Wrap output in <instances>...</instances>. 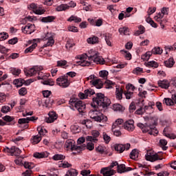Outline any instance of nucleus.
<instances>
[{
	"instance_id": "f257e3e1",
	"label": "nucleus",
	"mask_w": 176,
	"mask_h": 176,
	"mask_svg": "<svg viewBox=\"0 0 176 176\" xmlns=\"http://www.w3.org/2000/svg\"><path fill=\"white\" fill-rule=\"evenodd\" d=\"M96 96V97L93 98L91 104L94 110H90L89 115L95 122L104 123L108 120V118L104 116L102 112H105V109L111 105V100L101 93H98Z\"/></svg>"
},
{
	"instance_id": "f03ea898",
	"label": "nucleus",
	"mask_w": 176,
	"mask_h": 176,
	"mask_svg": "<svg viewBox=\"0 0 176 176\" xmlns=\"http://www.w3.org/2000/svg\"><path fill=\"white\" fill-rule=\"evenodd\" d=\"M88 59L89 61H94V63H96V64H101L102 65L105 64V60H104L102 57L98 56L97 52H93V50L89 52Z\"/></svg>"
},
{
	"instance_id": "7ed1b4c3",
	"label": "nucleus",
	"mask_w": 176,
	"mask_h": 176,
	"mask_svg": "<svg viewBox=\"0 0 176 176\" xmlns=\"http://www.w3.org/2000/svg\"><path fill=\"white\" fill-rule=\"evenodd\" d=\"M69 103L71 105L75 106V108L77 109L80 115L83 116V113H85V109H86V104L85 102H83L82 100L76 101L74 99H70Z\"/></svg>"
},
{
	"instance_id": "20e7f679",
	"label": "nucleus",
	"mask_w": 176,
	"mask_h": 176,
	"mask_svg": "<svg viewBox=\"0 0 176 176\" xmlns=\"http://www.w3.org/2000/svg\"><path fill=\"white\" fill-rule=\"evenodd\" d=\"M65 148H67V149H71L72 151H77L78 152H80L86 149V145L83 144L81 146H76L74 144V140H67L65 144Z\"/></svg>"
},
{
	"instance_id": "39448f33",
	"label": "nucleus",
	"mask_w": 176,
	"mask_h": 176,
	"mask_svg": "<svg viewBox=\"0 0 176 176\" xmlns=\"http://www.w3.org/2000/svg\"><path fill=\"white\" fill-rule=\"evenodd\" d=\"M56 83L60 87L65 89L71 85V82L68 80V76H61L56 79Z\"/></svg>"
},
{
	"instance_id": "423d86ee",
	"label": "nucleus",
	"mask_w": 176,
	"mask_h": 176,
	"mask_svg": "<svg viewBox=\"0 0 176 176\" xmlns=\"http://www.w3.org/2000/svg\"><path fill=\"white\" fill-rule=\"evenodd\" d=\"M28 8L30 10H33L35 14L42 15L45 14V13L46 12V10L42 9L41 7L37 6L36 4L34 3H31Z\"/></svg>"
},
{
	"instance_id": "0eeeda50",
	"label": "nucleus",
	"mask_w": 176,
	"mask_h": 176,
	"mask_svg": "<svg viewBox=\"0 0 176 176\" xmlns=\"http://www.w3.org/2000/svg\"><path fill=\"white\" fill-rule=\"evenodd\" d=\"M43 41H47V42L43 45V49H44V47L53 46V45H54V38H53V34L51 33H47L43 38Z\"/></svg>"
},
{
	"instance_id": "6e6552de",
	"label": "nucleus",
	"mask_w": 176,
	"mask_h": 176,
	"mask_svg": "<svg viewBox=\"0 0 176 176\" xmlns=\"http://www.w3.org/2000/svg\"><path fill=\"white\" fill-rule=\"evenodd\" d=\"M130 144H116L114 146V149L119 153H123L124 151H129L130 149Z\"/></svg>"
},
{
	"instance_id": "1a4fd4ad",
	"label": "nucleus",
	"mask_w": 176,
	"mask_h": 176,
	"mask_svg": "<svg viewBox=\"0 0 176 176\" xmlns=\"http://www.w3.org/2000/svg\"><path fill=\"white\" fill-rule=\"evenodd\" d=\"M43 69V67L42 66H34L28 71H25V74H26L27 76H34L37 72H39V71H42Z\"/></svg>"
},
{
	"instance_id": "9d476101",
	"label": "nucleus",
	"mask_w": 176,
	"mask_h": 176,
	"mask_svg": "<svg viewBox=\"0 0 176 176\" xmlns=\"http://www.w3.org/2000/svg\"><path fill=\"white\" fill-rule=\"evenodd\" d=\"M87 57H89V55L87 56V54H86L82 55H78L77 56V58L80 60V61L79 62V65H80L81 67H89L90 64H91V63H90V61L86 60V58H87Z\"/></svg>"
},
{
	"instance_id": "9b49d317",
	"label": "nucleus",
	"mask_w": 176,
	"mask_h": 176,
	"mask_svg": "<svg viewBox=\"0 0 176 176\" xmlns=\"http://www.w3.org/2000/svg\"><path fill=\"white\" fill-rule=\"evenodd\" d=\"M94 94H96V92L94 91V89H85L84 93H82V92L79 93L78 97L81 100H85L87 98V97H91V96H93Z\"/></svg>"
},
{
	"instance_id": "f8f14e48",
	"label": "nucleus",
	"mask_w": 176,
	"mask_h": 176,
	"mask_svg": "<svg viewBox=\"0 0 176 176\" xmlns=\"http://www.w3.org/2000/svg\"><path fill=\"white\" fill-rule=\"evenodd\" d=\"M23 166H24L25 168H28V170H26L25 172H23L22 173V176H30V175H31V174H32V170H32V168L33 167H34V163L25 162L24 163Z\"/></svg>"
},
{
	"instance_id": "ddd939ff",
	"label": "nucleus",
	"mask_w": 176,
	"mask_h": 176,
	"mask_svg": "<svg viewBox=\"0 0 176 176\" xmlns=\"http://www.w3.org/2000/svg\"><path fill=\"white\" fill-rule=\"evenodd\" d=\"M6 149L8 153H11V156H19L21 153V150L16 146H12L10 148L6 147Z\"/></svg>"
},
{
	"instance_id": "4468645a",
	"label": "nucleus",
	"mask_w": 176,
	"mask_h": 176,
	"mask_svg": "<svg viewBox=\"0 0 176 176\" xmlns=\"http://www.w3.org/2000/svg\"><path fill=\"white\" fill-rule=\"evenodd\" d=\"M75 6H76V3L74 1H71L70 6L67 4H61L56 8V10L57 12H63V10H68L69 8H75Z\"/></svg>"
},
{
	"instance_id": "2eb2a0df",
	"label": "nucleus",
	"mask_w": 176,
	"mask_h": 176,
	"mask_svg": "<svg viewBox=\"0 0 176 176\" xmlns=\"http://www.w3.org/2000/svg\"><path fill=\"white\" fill-rule=\"evenodd\" d=\"M100 173L104 176H112L113 174H116V170L105 167L101 169Z\"/></svg>"
},
{
	"instance_id": "dca6fc26",
	"label": "nucleus",
	"mask_w": 176,
	"mask_h": 176,
	"mask_svg": "<svg viewBox=\"0 0 176 176\" xmlns=\"http://www.w3.org/2000/svg\"><path fill=\"white\" fill-rule=\"evenodd\" d=\"M155 125L156 122H154L153 124H149L148 131L146 133L150 134V135H157V134L159 133V131L156 129V126H155Z\"/></svg>"
},
{
	"instance_id": "f3484780",
	"label": "nucleus",
	"mask_w": 176,
	"mask_h": 176,
	"mask_svg": "<svg viewBox=\"0 0 176 176\" xmlns=\"http://www.w3.org/2000/svg\"><path fill=\"white\" fill-rule=\"evenodd\" d=\"M48 116L49 117L45 118V122L47 123H53V122H54V120H57V118H58L54 111L50 112Z\"/></svg>"
},
{
	"instance_id": "a211bd4d",
	"label": "nucleus",
	"mask_w": 176,
	"mask_h": 176,
	"mask_svg": "<svg viewBox=\"0 0 176 176\" xmlns=\"http://www.w3.org/2000/svg\"><path fill=\"white\" fill-rule=\"evenodd\" d=\"M124 129L128 131H134V120H129L124 124Z\"/></svg>"
},
{
	"instance_id": "6ab92c4d",
	"label": "nucleus",
	"mask_w": 176,
	"mask_h": 176,
	"mask_svg": "<svg viewBox=\"0 0 176 176\" xmlns=\"http://www.w3.org/2000/svg\"><path fill=\"white\" fill-rule=\"evenodd\" d=\"M171 133H173V129L170 126H166L164 128L163 131V135H165V137H167V138H170V140L173 138V140H175V136H172Z\"/></svg>"
},
{
	"instance_id": "aec40b11",
	"label": "nucleus",
	"mask_w": 176,
	"mask_h": 176,
	"mask_svg": "<svg viewBox=\"0 0 176 176\" xmlns=\"http://www.w3.org/2000/svg\"><path fill=\"white\" fill-rule=\"evenodd\" d=\"M145 157H146V160H148V162H156V160H162L163 159L160 157V156H159V155L157 154H154L153 155H149L146 154Z\"/></svg>"
},
{
	"instance_id": "412c9836",
	"label": "nucleus",
	"mask_w": 176,
	"mask_h": 176,
	"mask_svg": "<svg viewBox=\"0 0 176 176\" xmlns=\"http://www.w3.org/2000/svg\"><path fill=\"white\" fill-rule=\"evenodd\" d=\"M90 83H91L96 89H102V86H104V83L100 79L92 80L90 81Z\"/></svg>"
},
{
	"instance_id": "4be33fe9",
	"label": "nucleus",
	"mask_w": 176,
	"mask_h": 176,
	"mask_svg": "<svg viewBox=\"0 0 176 176\" xmlns=\"http://www.w3.org/2000/svg\"><path fill=\"white\" fill-rule=\"evenodd\" d=\"M54 20H56V16H47L45 17H42L41 19L40 20V21H41V23H53V21H54Z\"/></svg>"
},
{
	"instance_id": "5701e85b",
	"label": "nucleus",
	"mask_w": 176,
	"mask_h": 176,
	"mask_svg": "<svg viewBox=\"0 0 176 176\" xmlns=\"http://www.w3.org/2000/svg\"><path fill=\"white\" fill-rule=\"evenodd\" d=\"M158 85L160 87H162V89H167L168 87H170V82L167 80H159Z\"/></svg>"
},
{
	"instance_id": "b1692460",
	"label": "nucleus",
	"mask_w": 176,
	"mask_h": 176,
	"mask_svg": "<svg viewBox=\"0 0 176 176\" xmlns=\"http://www.w3.org/2000/svg\"><path fill=\"white\" fill-rule=\"evenodd\" d=\"M164 98L163 100V103L166 104V105H167L168 107H173V105L175 104V101H174V99H173V98Z\"/></svg>"
},
{
	"instance_id": "393cba45",
	"label": "nucleus",
	"mask_w": 176,
	"mask_h": 176,
	"mask_svg": "<svg viewBox=\"0 0 176 176\" xmlns=\"http://www.w3.org/2000/svg\"><path fill=\"white\" fill-rule=\"evenodd\" d=\"M47 156H49V153H47V152L34 153V157H36V159H43L44 157H47Z\"/></svg>"
},
{
	"instance_id": "a878e982",
	"label": "nucleus",
	"mask_w": 176,
	"mask_h": 176,
	"mask_svg": "<svg viewBox=\"0 0 176 176\" xmlns=\"http://www.w3.org/2000/svg\"><path fill=\"white\" fill-rule=\"evenodd\" d=\"M38 80H45V79H47V78H49V76H50V74L48 73H43L41 71L38 72Z\"/></svg>"
},
{
	"instance_id": "bb28decb",
	"label": "nucleus",
	"mask_w": 176,
	"mask_h": 176,
	"mask_svg": "<svg viewBox=\"0 0 176 176\" xmlns=\"http://www.w3.org/2000/svg\"><path fill=\"white\" fill-rule=\"evenodd\" d=\"M140 155V152L138 149H133L130 153V157L133 160H137L138 159V156Z\"/></svg>"
},
{
	"instance_id": "cd10ccee",
	"label": "nucleus",
	"mask_w": 176,
	"mask_h": 176,
	"mask_svg": "<svg viewBox=\"0 0 176 176\" xmlns=\"http://www.w3.org/2000/svg\"><path fill=\"white\" fill-rule=\"evenodd\" d=\"M116 97L117 100H122L123 98V89L116 88Z\"/></svg>"
},
{
	"instance_id": "c85d7f7f",
	"label": "nucleus",
	"mask_w": 176,
	"mask_h": 176,
	"mask_svg": "<svg viewBox=\"0 0 176 176\" xmlns=\"http://www.w3.org/2000/svg\"><path fill=\"white\" fill-rule=\"evenodd\" d=\"M168 142L166 139H161L160 140V146L162 148L163 151H167L168 149V146H166L167 145Z\"/></svg>"
},
{
	"instance_id": "c756f323",
	"label": "nucleus",
	"mask_w": 176,
	"mask_h": 176,
	"mask_svg": "<svg viewBox=\"0 0 176 176\" xmlns=\"http://www.w3.org/2000/svg\"><path fill=\"white\" fill-rule=\"evenodd\" d=\"M164 64L168 68H171L175 64V62L174 61V58H170L168 60L164 62Z\"/></svg>"
},
{
	"instance_id": "7c9ffc66",
	"label": "nucleus",
	"mask_w": 176,
	"mask_h": 176,
	"mask_svg": "<svg viewBox=\"0 0 176 176\" xmlns=\"http://www.w3.org/2000/svg\"><path fill=\"white\" fill-rule=\"evenodd\" d=\"M67 21H74V23H80L82 21V19L78 17L77 16L72 15L68 19Z\"/></svg>"
},
{
	"instance_id": "2f4dec72",
	"label": "nucleus",
	"mask_w": 176,
	"mask_h": 176,
	"mask_svg": "<svg viewBox=\"0 0 176 176\" xmlns=\"http://www.w3.org/2000/svg\"><path fill=\"white\" fill-rule=\"evenodd\" d=\"M117 171L120 174H123V173H126V165L122 164H118L117 166Z\"/></svg>"
},
{
	"instance_id": "473e14b6",
	"label": "nucleus",
	"mask_w": 176,
	"mask_h": 176,
	"mask_svg": "<svg viewBox=\"0 0 176 176\" xmlns=\"http://www.w3.org/2000/svg\"><path fill=\"white\" fill-rule=\"evenodd\" d=\"M148 126H149V124H144L142 123L138 124V127H140V129H142L143 133L148 132V129H149Z\"/></svg>"
},
{
	"instance_id": "72a5a7b5",
	"label": "nucleus",
	"mask_w": 176,
	"mask_h": 176,
	"mask_svg": "<svg viewBox=\"0 0 176 176\" xmlns=\"http://www.w3.org/2000/svg\"><path fill=\"white\" fill-rule=\"evenodd\" d=\"M146 67H148L149 68H157V67H159V63L155 60H151L146 63Z\"/></svg>"
},
{
	"instance_id": "f704fd0d",
	"label": "nucleus",
	"mask_w": 176,
	"mask_h": 176,
	"mask_svg": "<svg viewBox=\"0 0 176 176\" xmlns=\"http://www.w3.org/2000/svg\"><path fill=\"white\" fill-rule=\"evenodd\" d=\"M36 46H38V44H36V43H33L32 45L25 50V54H27V53H32Z\"/></svg>"
},
{
	"instance_id": "c9c22d12",
	"label": "nucleus",
	"mask_w": 176,
	"mask_h": 176,
	"mask_svg": "<svg viewBox=\"0 0 176 176\" xmlns=\"http://www.w3.org/2000/svg\"><path fill=\"white\" fill-rule=\"evenodd\" d=\"M42 140V137L41 135H35L33 137L32 143L33 145H36V144H39L41 141Z\"/></svg>"
},
{
	"instance_id": "e433bc0d",
	"label": "nucleus",
	"mask_w": 176,
	"mask_h": 176,
	"mask_svg": "<svg viewBox=\"0 0 176 176\" xmlns=\"http://www.w3.org/2000/svg\"><path fill=\"white\" fill-rule=\"evenodd\" d=\"M23 83H24V79L21 78L15 79L13 81V84L15 85V86H17V87H21Z\"/></svg>"
},
{
	"instance_id": "4c0bfd02",
	"label": "nucleus",
	"mask_w": 176,
	"mask_h": 176,
	"mask_svg": "<svg viewBox=\"0 0 176 176\" xmlns=\"http://www.w3.org/2000/svg\"><path fill=\"white\" fill-rule=\"evenodd\" d=\"M105 41H106V43L108 46H112V44L111 43V41H112V34H107L105 35Z\"/></svg>"
},
{
	"instance_id": "58836bf2",
	"label": "nucleus",
	"mask_w": 176,
	"mask_h": 176,
	"mask_svg": "<svg viewBox=\"0 0 176 176\" xmlns=\"http://www.w3.org/2000/svg\"><path fill=\"white\" fill-rule=\"evenodd\" d=\"M53 160L58 161V160H64L65 159V155L62 154H55L52 157Z\"/></svg>"
},
{
	"instance_id": "ea45409f",
	"label": "nucleus",
	"mask_w": 176,
	"mask_h": 176,
	"mask_svg": "<svg viewBox=\"0 0 176 176\" xmlns=\"http://www.w3.org/2000/svg\"><path fill=\"white\" fill-rule=\"evenodd\" d=\"M87 41L88 43H91V45H95V43H98V37L94 36V37L89 38L87 40Z\"/></svg>"
},
{
	"instance_id": "a19ab883",
	"label": "nucleus",
	"mask_w": 176,
	"mask_h": 176,
	"mask_svg": "<svg viewBox=\"0 0 176 176\" xmlns=\"http://www.w3.org/2000/svg\"><path fill=\"white\" fill-rule=\"evenodd\" d=\"M118 31L121 35H129V28L127 27L120 28Z\"/></svg>"
},
{
	"instance_id": "79ce46f5",
	"label": "nucleus",
	"mask_w": 176,
	"mask_h": 176,
	"mask_svg": "<svg viewBox=\"0 0 176 176\" xmlns=\"http://www.w3.org/2000/svg\"><path fill=\"white\" fill-rule=\"evenodd\" d=\"M152 54H162L163 53V50L160 48V47H155L151 52Z\"/></svg>"
},
{
	"instance_id": "37998d69",
	"label": "nucleus",
	"mask_w": 176,
	"mask_h": 176,
	"mask_svg": "<svg viewBox=\"0 0 176 176\" xmlns=\"http://www.w3.org/2000/svg\"><path fill=\"white\" fill-rule=\"evenodd\" d=\"M10 72L11 74H12V75L19 76V75H20V74L21 73V70L20 69L14 67V68H11Z\"/></svg>"
},
{
	"instance_id": "c03bdc74",
	"label": "nucleus",
	"mask_w": 176,
	"mask_h": 176,
	"mask_svg": "<svg viewBox=\"0 0 176 176\" xmlns=\"http://www.w3.org/2000/svg\"><path fill=\"white\" fill-rule=\"evenodd\" d=\"M124 94L126 98V100H131V98H133L134 96V93L131 91H127L124 92Z\"/></svg>"
},
{
	"instance_id": "a18cd8bd",
	"label": "nucleus",
	"mask_w": 176,
	"mask_h": 176,
	"mask_svg": "<svg viewBox=\"0 0 176 176\" xmlns=\"http://www.w3.org/2000/svg\"><path fill=\"white\" fill-rule=\"evenodd\" d=\"M37 131H38V134L41 135H45L46 133H47V131L45 129L44 127L38 126L37 127Z\"/></svg>"
},
{
	"instance_id": "49530a36",
	"label": "nucleus",
	"mask_w": 176,
	"mask_h": 176,
	"mask_svg": "<svg viewBox=\"0 0 176 176\" xmlns=\"http://www.w3.org/2000/svg\"><path fill=\"white\" fill-rule=\"evenodd\" d=\"M5 122H13V123H16V120H14V117H12L10 116H6L3 118Z\"/></svg>"
},
{
	"instance_id": "de8ad7c7",
	"label": "nucleus",
	"mask_w": 176,
	"mask_h": 176,
	"mask_svg": "<svg viewBox=\"0 0 176 176\" xmlns=\"http://www.w3.org/2000/svg\"><path fill=\"white\" fill-rule=\"evenodd\" d=\"M34 28H35V25L31 23H28L27 25L25 26V30H27L32 33L34 32Z\"/></svg>"
},
{
	"instance_id": "09e8293b",
	"label": "nucleus",
	"mask_w": 176,
	"mask_h": 176,
	"mask_svg": "<svg viewBox=\"0 0 176 176\" xmlns=\"http://www.w3.org/2000/svg\"><path fill=\"white\" fill-rule=\"evenodd\" d=\"M151 56H152V52H147L145 53V54L142 56V59L148 60L149 58H151Z\"/></svg>"
},
{
	"instance_id": "8fccbe9b",
	"label": "nucleus",
	"mask_w": 176,
	"mask_h": 176,
	"mask_svg": "<svg viewBox=\"0 0 176 176\" xmlns=\"http://www.w3.org/2000/svg\"><path fill=\"white\" fill-rule=\"evenodd\" d=\"M99 75L100 78H104V79H107L108 77L109 73L107 70H102L99 72Z\"/></svg>"
},
{
	"instance_id": "3c124183",
	"label": "nucleus",
	"mask_w": 176,
	"mask_h": 176,
	"mask_svg": "<svg viewBox=\"0 0 176 176\" xmlns=\"http://www.w3.org/2000/svg\"><path fill=\"white\" fill-rule=\"evenodd\" d=\"M133 74L135 75H140V74H144V69L141 67H136L133 69Z\"/></svg>"
},
{
	"instance_id": "603ef678",
	"label": "nucleus",
	"mask_w": 176,
	"mask_h": 176,
	"mask_svg": "<svg viewBox=\"0 0 176 176\" xmlns=\"http://www.w3.org/2000/svg\"><path fill=\"white\" fill-rule=\"evenodd\" d=\"M54 102V100L50 98H47L45 100V104L46 107H50L51 105H53V103Z\"/></svg>"
},
{
	"instance_id": "864d4df0",
	"label": "nucleus",
	"mask_w": 176,
	"mask_h": 176,
	"mask_svg": "<svg viewBox=\"0 0 176 176\" xmlns=\"http://www.w3.org/2000/svg\"><path fill=\"white\" fill-rule=\"evenodd\" d=\"M77 175H78V172L75 169H71L66 174V176H77Z\"/></svg>"
},
{
	"instance_id": "5fc2aeb1",
	"label": "nucleus",
	"mask_w": 176,
	"mask_h": 176,
	"mask_svg": "<svg viewBox=\"0 0 176 176\" xmlns=\"http://www.w3.org/2000/svg\"><path fill=\"white\" fill-rule=\"evenodd\" d=\"M113 109L115 111H123V106L120 104H114L113 105Z\"/></svg>"
},
{
	"instance_id": "6e6d98bb",
	"label": "nucleus",
	"mask_w": 176,
	"mask_h": 176,
	"mask_svg": "<svg viewBox=\"0 0 176 176\" xmlns=\"http://www.w3.org/2000/svg\"><path fill=\"white\" fill-rule=\"evenodd\" d=\"M122 54H124L125 58H126V60H130L131 58V54H130V52H129L128 51L126 50H122L121 51Z\"/></svg>"
},
{
	"instance_id": "4d7b16f0",
	"label": "nucleus",
	"mask_w": 176,
	"mask_h": 176,
	"mask_svg": "<svg viewBox=\"0 0 176 176\" xmlns=\"http://www.w3.org/2000/svg\"><path fill=\"white\" fill-rule=\"evenodd\" d=\"M9 38V34L6 32L0 33V41H5Z\"/></svg>"
},
{
	"instance_id": "13d9d810",
	"label": "nucleus",
	"mask_w": 176,
	"mask_h": 176,
	"mask_svg": "<svg viewBox=\"0 0 176 176\" xmlns=\"http://www.w3.org/2000/svg\"><path fill=\"white\" fill-rule=\"evenodd\" d=\"M18 123L19 124H28L29 123V121H28V118H20L19 120H18Z\"/></svg>"
},
{
	"instance_id": "bf43d9fd",
	"label": "nucleus",
	"mask_w": 176,
	"mask_h": 176,
	"mask_svg": "<svg viewBox=\"0 0 176 176\" xmlns=\"http://www.w3.org/2000/svg\"><path fill=\"white\" fill-rule=\"evenodd\" d=\"M19 42V38L17 37H14L8 41L9 45H16Z\"/></svg>"
},
{
	"instance_id": "052dcab7",
	"label": "nucleus",
	"mask_w": 176,
	"mask_h": 176,
	"mask_svg": "<svg viewBox=\"0 0 176 176\" xmlns=\"http://www.w3.org/2000/svg\"><path fill=\"white\" fill-rule=\"evenodd\" d=\"M9 111H10V107H9V106H3L1 109V112L3 113H8Z\"/></svg>"
},
{
	"instance_id": "680f3d73",
	"label": "nucleus",
	"mask_w": 176,
	"mask_h": 176,
	"mask_svg": "<svg viewBox=\"0 0 176 176\" xmlns=\"http://www.w3.org/2000/svg\"><path fill=\"white\" fill-rule=\"evenodd\" d=\"M155 12H156V7H153L152 8V7L148 8V10L147 11L148 15L151 16V14H153V13H155Z\"/></svg>"
},
{
	"instance_id": "e2e57ef3",
	"label": "nucleus",
	"mask_w": 176,
	"mask_h": 176,
	"mask_svg": "<svg viewBox=\"0 0 176 176\" xmlns=\"http://www.w3.org/2000/svg\"><path fill=\"white\" fill-rule=\"evenodd\" d=\"M51 94H52V91L49 90L43 91V97H45V98H49Z\"/></svg>"
},
{
	"instance_id": "0e129e2a",
	"label": "nucleus",
	"mask_w": 176,
	"mask_h": 176,
	"mask_svg": "<svg viewBox=\"0 0 176 176\" xmlns=\"http://www.w3.org/2000/svg\"><path fill=\"white\" fill-rule=\"evenodd\" d=\"M19 94H20V96H25V94H27V88H21L19 91Z\"/></svg>"
},
{
	"instance_id": "69168bd1",
	"label": "nucleus",
	"mask_w": 176,
	"mask_h": 176,
	"mask_svg": "<svg viewBox=\"0 0 176 176\" xmlns=\"http://www.w3.org/2000/svg\"><path fill=\"white\" fill-rule=\"evenodd\" d=\"M126 89L127 91H131L130 90H131V91H134V90H135V87L131 84H128Z\"/></svg>"
},
{
	"instance_id": "338daca9",
	"label": "nucleus",
	"mask_w": 176,
	"mask_h": 176,
	"mask_svg": "<svg viewBox=\"0 0 176 176\" xmlns=\"http://www.w3.org/2000/svg\"><path fill=\"white\" fill-rule=\"evenodd\" d=\"M103 139L106 144L109 143V141H111V137H109V135H107L105 133H103Z\"/></svg>"
},
{
	"instance_id": "774afa93",
	"label": "nucleus",
	"mask_w": 176,
	"mask_h": 176,
	"mask_svg": "<svg viewBox=\"0 0 176 176\" xmlns=\"http://www.w3.org/2000/svg\"><path fill=\"white\" fill-rule=\"evenodd\" d=\"M87 149H88V151H93V149H94V144L88 142L87 144Z\"/></svg>"
}]
</instances>
